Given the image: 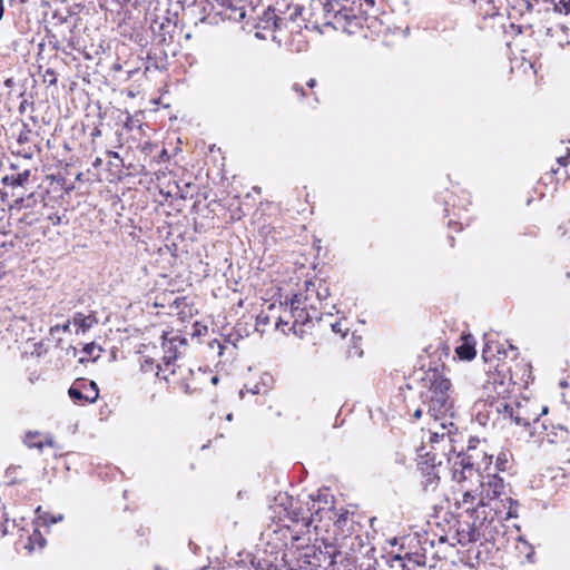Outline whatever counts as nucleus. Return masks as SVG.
Returning a JSON list of instances; mask_svg holds the SVG:
<instances>
[{"label": "nucleus", "instance_id": "52", "mask_svg": "<svg viewBox=\"0 0 570 570\" xmlns=\"http://www.w3.org/2000/svg\"><path fill=\"white\" fill-rule=\"evenodd\" d=\"M43 543H45V540H43V539H41V541H40V548H42V547H43Z\"/></svg>", "mask_w": 570, "mask_h": 570}, {"label": "nucleus", "instance_id": "44", "mask_svg": "<svg viewBox=\"0 0 570 570\" xmlns=\"http://www.w3.org/2000/svg\"><path fill=\"white\" fill-rule=\"evenodd\" d=\"M61 330H62L63 332H68V331L70 330V322L68 321L66 324H63V325L61 326Z\"/></svg>", "mask_w": 570, "mask_h": 570}, {"label": "nucleus", "instance_id": "10", "mask_svg": "<svg viewBox=\"0 0 570 570\" xmlns=\"http://www.w3.org/2000/svg\"><path fill=\"white\" fill-rule=\"evenodd\" d=\"M218 4L223 8L220 14L235 22L244 20L255 11L247 0H222Z\"/></svg>", "mask_w": 570, "mask_h": 570}, {"label": "nucleus", "instance_id": "55", "mask_svg": "<svg viewBox=\"0 0 570 570\" xmlns=\"http://www.w3.org/2000/svg\"><path fill=\"white\" fill-rule=\"evenodd\" d=\"M327 315L332 316L333 313L331 311L326 312Z\"/></svg>", "mask_w": 570, "mask_h": 570}, {"label": "nucleus", "instance_id": "33", "mask_svg": "<svg viewBox=\"0 0 570 570\" xmlns=\"http://www.w3.org/2000/svg\"><path fill=\"white\" fill-rule=\"evenodd\" d=\"M330 325H331V327H332L333 332H335V333H342V334H343V336L345 335V333H344V332H343V330H342V325H341V323H340V322L331 323Z\"/></svg>", "mask_w": 570, "mask_h": 570}, {"label": "nucleus", "instance_id": "21", "mask_svg": "<svg viewBox=\"0 0 570 570\" xmlns=\"http://www.w3.org/2000/svg\"><path fill=\"white\" fill-rule=\"evenodd\" d=\"M39 433L35 432H28L24 438V443L28 448H35L41 450L43 446V442L38 440Z\"/></svg>", "mask_w": 570, "mask_h": 570}, {"label": "nucleus", "instance_id": "8", "mask_svg": "<svg viewBox=\"0 0 570 570\" xmlns=\"http://www.w3.org/2000/svg\"><path fill=\"white\" fill-rule=\"evenodd\" d=\"M68 394L75 403H95L99 397V390L96 382L78 379L69 387Z\"/></svg>", "mask_w": 570, "mask_h": 570}, {"label": "nucleus", "instance_id": "40", "mask_svg": "<svg viewBox=\"0 0 570 570\" xmlns=\"http://www.w3.org/2000/svg\"><path fill=\"white\" fill-rule=\"evenodd\" d=\"M47 75H51V79L49 80L50 85L56 83V81H57V80H56V77H55V71H53V70L48 69V70H47Z\"/></svg>", "mask_w": 570, "mask_h": 570}, {"label": "nucleus", "instance_id": "25", "mask_svg": "<svg viewBox=\"0 0 570 570\" xmlns=\"http://www.w3.org/2000/svg\"><path fill=\"white\" fill-rule=\"evenodd\" d=\"M252 393V394H258L259 393V385L256 383L253 386L244 385V387L240 390L239 394L240 397L244 396V393Z\"/></svg>", "mask_w": 570, "mask_h": 570}, {"label": "nucleus", "instance_id": "34", "mask_svg": "<svg viewBox=\"0 0 570 570\" xmlns=\"http://www.w3.org/2000/svg\"><path fill=\"white\" fill-rule=\"evenodd\" d=\"M95 348H96L95 343L86 344L85 347H83V352L87 355H91Z\"/></svg>", "mask_w": 570, "mask_h": 570}, {"label": "nucleus", "instance_id": "14", "mask_svg": "<svg viewBox=\"0 0 570 570\" xmlns=\"http://www.w3.org/2000/svg\"><path fill=\"white\" fill-rule=\"evenodd\" d=\"M458 356L461 360L471 361L476 352H475V341L472 335H463L462 344L455 348Z\"/></svg>", "mask_w": 570, "mask_h": 570}, {"label": "nucleus", "instance_id": "22", "mask_svg": "<svg viewBox=\"0 0 570 570\" xmlns=\"http://www.w3.org/2000/svg\"><path fill=\"white\" fill-rule=\"evenodd\" d=\"M406 409L410 412L413 410V417L415 420H420L423 416V413L426 412V406L421 402V405H415L414 402H409L406 404Z\"/></svg>", "mask_w": 570, "mask_h": 570}, {"label": "nucleus", "instance_id": "53", "mask_svg": "<svg viewBox=\"0 0 570 570\" xmlns=\"http://www.w3.org/2000/svg\"><path fill=\"white\" fill-rule=\"evenodd\" d=\"M188 373H189L190 375H193V374H194V371H193L191 368H188Z\"/></svg>", "mask_w": 570, "mask_h": 570}, {"label": "nucleus", "instance_id": "29", "mask_svg": "<svg viewBox=\"0 0 570 570\" xmlns=\"http://www.w3.org/2000/svg\"><path fill=\"white\" fill-rule=\"evenodd\" d=\"M569 159H570V149L567 150V155L566 156L558 157L557 161L559 163L560 166L564 167V166L568 165Z\"/></svg>", "mask_w": 570, "mask_h": 570}, {"label": "nucleus", "instance_id": "1", "mask_svg": "<svg viewBox=\"0 0 570 570\" xmlns=\"http://www.w3.org/2000/svg\"><path fill=\"white\" fill-rule=\"evenodd\" d=\"M419 397L434 420L430 436L432 449L436 450L435 444H443L444 449L448 446L452 450L455 406L451 381L438 370L428 371L421 379Z\"/></svg>", "mask_w": 570, "mask_h": 570}, {"label": "nucleus", "instance_id": "7", "mask_svg": "<svg viewBox=\"0 0 570 570\" xmlns=\"http://www.w3.org/2000/svg\"><path fill=\"white\" fill-rule=\"evenodd\" d=\"M442 459L436 458V453H426L424 459L419 462L417 466L422 474V487L425 491H435L439 482L440 475L438 468L441 466Z\"/></svg>", "mask_w": 570, "mask_h": 570}, {"label": "nucleus", "instance_id": "12", "mask_svg": "<svg viewBox=\"0 0 570 570\" xmlns=\"http://www.w3.org/2000/svg\"><path fill=\"white\" fill-rule=\"evenodd\" d=\"M187 345V340L185 337H181L179 335H174L168 337L167 333H164L163 335V350H164V356L163 362L166 366H169L179 354L178 348L180 346Z\"/></svg>", "mask_w": 570, "mask_h": 570}, {"label": "nucleus", "instance_id": "20", "mask_svg": "<svg viewBox=\"0 0 570 570\" xmlns=\"http://www.w3.org/2000/svg\"><path fill=\"white\" fill-rule=\"evenodd\" d=\"M73 324L81 330L82 332H86L88 328L92 325V320L90 316H86L82 313H76L72 318Z\"/></svg>", "mask_w": 570, "mask_h": 570}, {"label": "nucleus", "instance_id": "30", "mask_svg": "<svg viewBox=\"0 0 570 570\" xmlns=\"http://www.w3.org/2000/svg\"><path fill=\"white\" fill-rule=\"evenodd\" d=\"M508 462L507 455L504 453L498 456L497 465L499 469L504 470V464Z\"/></svg>", "mask_w": 570, "mask_h": 570}, {"label": "nucleus", "instance_id": "13", "mask_svg": "<svg viewBox=\"0 0 570 570\" xmlns=\"http://www.w3.org/2000/svg\"><path fill=\"white\" fill-rule=\"evenodd\" d=\"M286 24V19L276 14L275 10L268 7L264 10L263 14L259 17V21L255 27L263 30H281Z\"/></svg>", "mask_w": 570, "mask_h": 570}, {"label": "nucleus", "instance_id": "46", "mask_svg": "<svg viewBox=\"0 0 570 570\" xmlns=\"http://www.w3.org/2000/svg\"><path fill=\"white\" fill-rule=\"evenodd\" d=\"M160 158H168V154L166 149H163L160 153Z\"/></svg>", "mask_w": 570, "mask_h": 570}, {"label": "nucleus", "instance_id": "35", "mask_svg": "<svg viewBox=\"0 0 570 570\" xmlns=\"http://www.w3.org/2000/svg\"><path fill=\"white\" fill-rule=\"evenodd\" d=\"M489 354H491L490 356H492V355H493V354L491 353V347H490L489 343H485V346H484V348H483V351H482V356H483V358H484V360H488Z\"/></svg>", "mask_w": 570, "mask_h": 570}, {"label": "nucleus", "instance_id": "5", "mask_svg": "<svg viewBox=\"0 0 570 570\" xmlns=\"http://www.w3.org/2000/svg\"><path fill=\"white\" fill-rule=\"evenodd\" d=\"M288 314L293 320L292 327L289 328L293 333L302 337L306 333V327H311L313 321H323V314L318 311L314 314L312 309L305 304H302V294H295L291 298Z\"/></svg>", "mask_w": 570, "mask_h": 570}, {"label": "nucleus", "instance_id": "18", "mask_svg": "<svg viewBox=\"0 0 570 570\" xmlns=\"http://www.w3.org/2000/svg\"><path fill=\"white\" fill-rule=\"evenodd\" d=\"M330 296V289L327 285L323 281H317L316 284V292H315V304L318 306V313H322L321 309H323V302L327 299Z\"/></svg>", "mask_w": 570, "mask_h": 570}, {"label": "nucleus", "instance_id": "37", "mask_svg": "<svg viewBox=\"0 0 570 570\" xmlns=\"http://www.w3.org/2000/svg\"><path fill=\"white\" fill-rule=\"evenodd\" d=\"M179 384H180L181 390L185 393H187V394L191 393V389H190L189 384L185 381V379L181 380V382Z\"/></svg>", "mask_w": 570, "mask_h": 570}, {"label": "nucleus", "instance_id": "24", "mask_svg": "<svg viewBox=\"0 0 570 570\" xmlns=\"http://www.w3.org/2000/svg\"><path fill=\"white\" fill-rule=\"evenodd\" d=\"M9 518L7 513L0 510V538L8 533Z\"/></svg>", "mask_w": 570, "mask_h": 570}, {"label": "nucleus", "instance_id": "19", "mask_svg": "<svg viewBox=\"0 0 570 570\" xmlns=\"http://www.w3.org/2000/svg\"><path fill=\"white\" fill-rule=\"evenodd\" d=\"M458 535H459V543L461 544H466L469 542H472V541H475L476 540V532H475V527L474 524L471 527L468 524V530H459L458 531Z\"/></svg>", "mask_w": 570, "mask_h": 570}, {"label": "nucleus", "instance_id": "49", "mask_svg": "<svg viewBox=\"0 0 570 570\" xmlns=\"http://www.w3.org/2000/svg\"><path fill=\"white\" fill-rule=\"evenodd\" d=\"M101 164V160L99 158L96 159V161L94 163L95 166H98Z\"/></svg>", "mask_w": 570, "mask_h": 570}, {"label": "nucleus", "instance_id": "2", "mask_svg": "<svg viewBox=\"0 0 570 570\" xmlns=\"http://www.w3.org/2000/svg\"><path fill=\"white\" fill-rule=\"evenodd\" d=\"M453 481L473 482L481 491V505H491L497 513L500 512V504L507 508L504 519L517 518L518 502L505 493L503 479L498 474L488 473L483 475L475 466L472 454L458 455L452 468Z\"/></svg>", "mask_w": 570, "mask_h": 570}, {"label": "nucleus", "instance_id": "11", "mask_svg": "<svg viewBox=\"0 0 570 570\" xmlns=\"http://www.w3.org/2000/svg\"><path fill=\"white\" fill-rule=\"evenodd\" d=\"M460 485L462 492V499L458 501L460 508L465 507L466 511L478 512V508L481 505V491L473 482L469 481H455Z\"/></svg>", "mask_w": 570, "mask_h": 570}, {"label": "nucleus", "instance_id": "39", "mask_svg": "<svg viewBox=\"0 0 570 570\" xmlns=\"http://www.w3.org/2000/svg\"><path fill=\"white\" fill-rule=\"evenodd\" d=\"M20 155L27 159H31L33 157V153L30 149L21 151Z\"/></svg>", "mask_w": 570, "mask_h": 570}, {"label": "nucleus", "instance_id": "4", "mask_svg": "<svg viewBox=\"0 0 570 570\" xmlns=\"http://www.w3.org/2000/svg\"><path fill=\"white\" fill-rule=\"evenodd\" d=\"M548 413V406H543L540 416H531L529 429L530 436L535 438L538 442L547 441L550 444L566 442L569 440V431L566 426L549 424L542 415Z\"/></svg>", "mask_w": 570, "mask_h": 570}, {"label": "nucleus", "instance_id": "23", "mask_svg": "<svg viewBox=\"0 0 570 570\" xmlns=\"http://www.w3.org/2000/svg\"><path fill=\"white\" fill-rule=\"evenodd\" d=\"M30 134H31V129L27 125H24L23 129L18 135L17 142L19 145H24V144L29 142Z\"/></svg>", "mask_w": 570, "mask_h": 570}, {"label": "nucleus", "instance_id": "41", "mask_svg": "<svg viewBox=\"0 0 570 570\" xmlns=\"http://www.w3.org/2000/svg\"><path fill=\"white\" fill-rule=\"evenodd\" d=\"M3 13H4L3 0H0V21L3 18Z\"/></svg>", "mask_w": 570, "mask_h": 570}, {"label": "nucleus", "instance_id": "6", "mask_svg": "<svg viewBox=\"0 0 570 570\" xmlns=\"http://www.w3.org/2000/svg\"><path fill=\"white\" fill-rule=\"evenodd\" d=\"M493 409L502 417L513 421L517 425L528 426L530 425L531 416L528 413L525 405L520 403H510L505 399H497L490 403Z\"/></svg>", "mask_w": 570, "mask_h": 570}, {"label": "nucleus", "instance_id": "54", "mask_svg": "<svg viewBox=\"0 0 570 570\" xmlns=\"http://www.w3.org/2000/svg\"><path fill=\"white\" fill-rule=\"evenodd\" d=\"M297 14V11L295 10L293 14H291V19H293V17Z\"/></svg>", "mask_w": 570, "mask_h": 570}, {"label": "nucleus", "instance_id": "17", "mask_svg": "<svg viewBox=\"0 0 570 570\" xmlns=\"http://www.w3.org/2000/svg\"><path fill=\"white\" fill-rule=\"evenodd\" d=\"M27 326H30V323L28 322L27 317H14L8 325V331L13 332L16 336H22L26 332Z\"/></svg>", "mask_w": 570, "mask_h": 570}, {"label": "nucleus", "instance_id": "15", "mask_svg": "<svg viewBox=\"0 0 570 570\" xmlns=\"http://www.w3.org/2000/svg\"><path fill=\"white\" fill-rule=\"evenodd\" d=\"M316 284L317 281H306L304 291L298 293L302 294V304L307 305L314 314L318 311L315 304Z\"/></svg>", "mask_w": 570, "mask_h": 570}, {"label": "nucleus", "instance_id": "9", "mask_svg": "<svg viewBox=\"0 0 570 570\" xmlns=\"http://www.w3.org/2000/svg\"><path fill=\"white\" fill-rule=\"evenodd\" d=\"M150 29L159 42H171L177 30L176 17L170 16L169 11L164 14H155L150 22Z\"/></svg>", "mask_w": 570, "mask_h": 570}, {"label": "nucleus", "instance_id": "26", "mask_svg": "<svg viewBox=\"0 0 570 570\" xmlns=\"http://www.w3.org/2000/svg\"><path fill=\"white\" fill-rule=\"evenodd\" d=\"M288 323H289V320L286 318L285 316L281 315V316H278L275 325H276V328L282 330L284 332L285 331L284 326H287Z\"/></svg>", "mask_w": 570, "mask_h": 570}, {"label": "nucleus", "instance_id": "51", "mask_svg": "<svg viewBox=\"0 0 570 570\" xmlns=\"http://www.w3.org/2000/svg\"><path fill=\"white\" fill-rule=\"evenodd\" d=\"M256 37H257V38H264V36H263V35H261L259 32H256Z\"/></svg>", "mask_w": 570, "mask_h": 570}, {"label": "nucleus", "instance_id": "43", "mask_svg": "<svg viewBox=\"0 0 570 570\" xmlns=\"http://www.w3.org/2000/svg\"><path fill=\"white\" fill-rule=\"evenodd\" d=\"M316 85V80L315 79H309L307 82H306V86L309 87V88H314Z\"/></svg>", "mask_w": 570, "mask_h": 570}, {"label": "nucleus", "instance_id": "45", "mask_svg": "<svg viewBox=\"0 0 570 570\" xmlns=\"http://www.w3.org/2000/svg\"><path fill=\"white\" fill-rule=\"evenodd\" d=\"M101 135V131L98 129V128H95L94 131L91 132V136L95 138V137H98Z\"/></svg>", "mask_w": 570, "mask_h": 570}, {"label": "nucleus", "instance_id": "47", "mask_svg": "<svg viewBox=\"0 0 570 570\" xmlns=\"http://www.w3.org/2000/svg\"><path fill=\"white\" fill-rule=\"evenodd\" d=\"M210 381L213 384H217L219 379H218V376L214 375V376H212Z\"/></svg>", "mask_w": 570, "mask_h": 570}, {"label": "nucleus", "instance_id": "3", "mask_svg": "<svg viewBox=\"0 0 570 570\" xmlns=\"http://www.w3.org/2000/svg\"><path fill=\"white\" fill-rule=\"evenodd\" d=\"M318 2L324 11L325 23L333 26L335 29L342 28L344 30H347V27H357L360 17L367 14L368 10L375 4V0H356L354 6H341L338 0H320Z\"/></svg>", "mask_w": 570, "mask_h": 570}, {"label": "nucleus", "instance_id": "48", "mask_svg": "<svg viewBox=\"0 0 570 570\" xmlns=\"http://www.w3.org/2000/svg\"><path fill=\"white\" fill-rule=\"evenodd\" d=\"M302 521H304V522H305V524L307 525V524L311 522V518H308V517H306V518H305V517H303V518H302Z\"/></svg>", "mask_w": 570, "mask_h": 570}, {"label": "nucleus", "instance_id": "36", "mask_svg": "<svg viewBox=\"0 0 570 570\" xmlns=\"http://www.w3.org/2000/svg\"><path fill=\"white\" fill-rule=\"evenodd\" d=\"M63 520V515L62 514H59L58 517H51L50 519L48 518H45V522L46 523H56V522H59V521H62Z\"/></svg>", "mask_w": 570, "mask_h": 570}, {"label": "nucleus", "instance_id": "28", "mask_svg": "<svg viewBox=\"0 0 570 570\" xmlns=\"http://www.w3.org/2000/svg\"><path fill=\"white\" fill-rule=\"evenodd\" d=\"M48 219L52 223V225L57 226L61 224V216L58 213H53L48 215Z\"/></svg>", "mask_w": 570, "mask_h": 570}, {"label": "nucleus", "instance_id": "32", "mask_svg": "<svg viewBox=\"0 0 570 570\" xmlns=\"http://www.w3.org/2000/svg\"><path fill=\"white\" fill-rule=\"evenodd\" d=\"M292 89L297 92L301 98L305 97V91H304V88L303 86H301L299 83H294L292 86Z\"/></svg>", "mask_w": 570, "mask_h": 570}, {"label": "nucleus", "instance_id": "42", "mask_svg": "<svg viewBox=\"0 0 570 570\" xmlns=\"http://www.w3.org/2000/svg\"><path fill=\"white\" fill-rule=\"evenodd\" d=\"M107 154L109 157L117 158V159L120 158V156L117 151L109 150Z\"/></svg>", "mask_w": 570, "mask_h": 570}, {"label": "nucleus", "instance_id": "38", "mask_svg": "<svg viewBox=\"0 0 570 570\" xmlns=\"http://www.w3.org/2000/svg\"><path fill=\"white\" fill-rule=\"evenodd\" d=\"M257 322L259 324H268L269 323V316L268 315H264V314H259L257 316Z\"/></svg>", "mask_w": 570, "mask_h": 570}, {"label": "nucleus", "instance_id": "50", "mask_svg": "<svg viewBox=\"0 0 570 570\" xmlns=\"http://www.w3.org/2000/svg\"><path fill=\"white\" fill-rule=\"evenodd\" d=\"M226 419H227L228 421H232V419H233V414H232V413H229V414L226 416Z\"/></svg>", "mask_w": 570, "mask_h": 570}, {"label": "nucleus", "instance_id": "16", "mask_svg": "<svg viewBox=\"0 0 570 570\" xmlns=\"http://www.w3.org/2000/svg\"><path fill=\"white\" fill-rule=\"evenodd\" d=\"M30 177V170L26 169L22 173L16 175H7L2 178V183L7 186H19L22 187Z\"/></svg>", "mask_w": 570, "mask_h": 570}, {"label": "nucleus", "instance_id": "27", "mask_svg": "<svg viewBox=\"0 0 570 570\" xmlns=\"http://www.w3.org/2000/svg\"><path fill=\"white\" fill-rule=\"evenodd\" d=\"M33 202V194H30L26 199L20 198L17 200V204H20V207L28 208L31 206V203Z\"/></svg>", "mask_w": 570, "mask_h": 570}, {"label": "nucleus", "instance_id": "31", "mask_svg": "<svg viewBox=\"0 0 570 570\" xmlns=\"http://www.w3.org/2000/svg\"><path fill=\"white\" fill-rule=\"evenodd\" d=\"M153 364H154L153 360H150V358H146V360L144 361V363L141 364V370H142L144 372L151 371V368H153Z\"/></svg>", "mask_w": 570, "mask_h": 570}]
</instances>
